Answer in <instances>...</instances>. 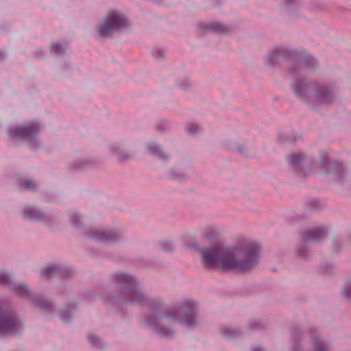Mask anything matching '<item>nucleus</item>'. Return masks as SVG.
I'll list each match as a JSON object with an SVG mask.
<instances>
[{"instance_id":"1","label":"nucleus","mask_w":351,"mask_h":351,"mask_svg":"<svg viewBox=\"0 0 351 351\" xmlns=\"http://www.w3.org/2000/svg\"><path fill=\"white\" fill-rule=\"evenodd\" d=\"M260 251L258 243L244 241L232 247L213 246L200 253L206 268L246 271L257 263Z\"/></svg>"},{"instance_id":"2","label":"nucleus","mask_w":351,"mask_h":351,"mask_svg":"<svg viewBox=\"0 0 351 351\" xmlns=\"http://www.w3.org/2000/svg\"><path fill=\"white\" fill-rule=\"evenodd\" d=\"M127 24V20L123 16L116 11L110 10L108 12L104 22L98 26L97 32L101 36H110L114 31L126 26Z\"/></svg>"},{"instance_id":"3","label":"nucleus","mask_w":351,"mask_h":351,"mask_svg":"<svg viewBox=\"0 0 351 351\" xmlns=\"http://www.w3.org/2000/svg\"><path fill=\"white\" fill-rule=\"evenodd\" d=\"M114 278L117 282L123 283L128 287L132 304H145L147 300L137 287L136 281L134 278L124 274H117Z\"/></svg>"},{"instance_id":"4","label":"nucleus","mask_w":351,"mask_h":351,"mask_svg":"<svg viewBox=\"0 0 351 351\" xmlns=\"http://www.w3.org/2000/svg\"><path fill=\"white\" fill-rule=\"evenodd\" d=\"M169 317H175L182 324L192 326L195 322V304L192 300H186L183 305Z\"/></svg>"},{"instance_id":"5","label":"nucleus","mask_w":351,"mask_h":351,"mask_svg":"<svg viewBox=\"0 0 351 351\" xmlns=\"http://www.w3.org/2000/svg\"><path fill=\"white\" fill-rule=\"evenodd\" d=\"M23 326L15 318L8 316L0 306V334L15 335L21 332Z\"/></svg>"},{"instance_id":"6","label":"nucleus","mask_w":351,"mask_h":351,"mask_svg":"<svg viewBox=\"0 0 351 351\" xmlns=\"http://www.w3.org/2000/svg\"><path fill=\"white\" fill-rule=\"evenodd\" d=\"M39 126L36 123L25 124L20 127H12L9 128L8 133L11 138H24L32 140L39 130Z\"/></svg>"},{"instance_id":"7","label":"nucleus","mask_w":351,"mask_h":351,"mask_svg":"<svg viewBox=\"0 0 351 351\" xmlns=\"http://www.w3.org/2000/svg\"><path fill=\"white\" fill-rule=\"evenodd\" d=\"M316 103L328 104L331 102L332 96L326 88H321L315 93Z\"/></svg>"},{"instance_id":"8","label":"nucleus","mask_w":351,"mask_h":351,"mask_svg":"<svg viewBox=\"0 0 351 351\" xmlns=\"http://www.w3.org/2000/svg\"><path fill=\"white\" fill-rule=\"evenodd\" d=\"M312 84H307L304 82H295L293 85V89L295 94L300 98H304Z\"/></svg>"},{"instance_id":"9","label":"nucleus","mask_w":351,"mask_h":351,"mask_svg":"<svg viewBox=\"0 0 351 351\" xmlns=\"http://www.w3.org/2000/svg\"><path fill=\"white\" fill-rule=\"evenodd\" d=\"M325 231L323 228L319 227L314 230H311L306 232V235L303 238L304 241H319L324 235Z\"/></svg>"},{"instance_id":"10","label":"nucleus","mask_w":351,"mask_h":351,"mask_svg":"<svg viewBox=\"0 0 351 351\" xmlns=\"http://www.w3.org/2000/svg\"><path fill=\"white\" fill-rule=\"evenodd\" d=\"M148 324L150 326H154L156 328V330L158 332L159 335L165 337H170L173 334V330L171 329H165L164 328L161 327L158 324V321L155 319H149L147 320Z\"/></svg>"},{"instance_id":"11","label":"nucleus","mask_w":351,"mask_h":351,"mask_svg":"<svg viewBox=\"0 0 351 351\" xmlns=\"http://www.w3.org/2000/svg\"><path fill=\"white\" fill-rule=\"evenodd\" d=\"M24 217L29 219H40L43 217V213L32 207H27L24 212Z\"/></svg>"},{"instance_id":"12","label":"nucleus","mask_w":351,"mask_h":351,"mask_svg":"<svg viewBox=\"0 0 351 351\" xmlns=\"http://www.w3.org/2000/svg\"><path fill=\"white\" fill-rule=\"evenodd\" d=\"M304 158V154L298 153H293L287 156L288 162L294 167L299 165Z\"/></svg>"},{"instance_id":"13","label":"nucleus","mask_w":351,"mask_h":351,"mask_svg":"<svg viewBox=\"0 0 351 351\" xmlns=\"http://www.w3.org/2000/svg\"><path fill=\"white\" fill-rule=\"evenodd\" d=\"M284 55V51L280 48H276L273 53L268 55L267 59L271 64L274 63V59Z\"/></svg>"},{"instance_id":"14","label":"nucleus","mask_w":351,"mask_h":351,"mask_svg":"<svg viewBox=\"0 0 351 351\" xmlns=\"http://www.w3.org/2000/svg\"><path fill=\"white\" fill-rule=\"evenodd\" d=\"M148 150L154 155H157L158 157L162 158V150L160 147L154 143L148 145Z\"/></svg>"},{"instance_id":"15","label":"nucleus","mask_w":351,"mask_h":351,"mask_svg":"<svg viewBox=\"0 0 351 351\" xmlns=\"http://www.w3.org/2000/svg\"><path fill=\"white\" fill-rule=\"evenodd\" d=\"M314 351H328V346L322 343L318 338L313 339Z\"/></svg>"},{"instance_id":"16","label":"nucleus","mask_w":351,"mask_h":351,"mask_svg":"<svg viewBox=\"0 0 351 351\" xmlns=\"http://www.w3.org/2000/svg\"><path fill=\"white\" fill-rule=\"evenodd\" d=\"M16 292L22 297H25L28 295L29 290L26 286L23 285H18L14 287Z\"/></svg>"},{"instance_id":"17","label":"nucleus","mask_w":351,"mask_h":351,"mask_svg":"<svg viewBox=\"0 0 351 351\" xmlns=\"http://www.w3.org/2000/svg\"><path fill=\"white\" fill-rule=\"evenodd\" d=\"M57 272V269L53 267H48L45 268L41 272V277H51L52 274H56Z\"/></svg>"},{"instance_id":"18","label":"nucleus","mask_w":351,"mask_h":351,"mask_svg":"<svg viewBox=\"0 0 351 351\" xmlns=\"http://www.w3.org/2000/svg\"><path fill=\"white\" fill-rule=\"evenodd\" d=\"M20 185L25 189L32 190L34 189L36 184L32 180H26L21 181Z\"/></svg>"},{"instance_id":"19","label":"nucleus","mask_w":351,"mask_h":351,"mask_svg":"<svg viewBox=\"0 0 351 351\" xmlns=\"http://www.w3.org/2000/svg\"><path fill=\"white\" fill-rule=\"evenodd\" d=\"M343 295L346 297H350L351 295V281L345 284L343 289Z\"/></svg>"},{"instance_id":"20","label":"nucleus","mask_w":351,"mask_h":351,"mask_svg":"<svg viewBox=\"0 0 351 351\" xmlns=\"http://www.w3.org/2000/svg\"><path fill=\"white\" fill-rule=\"evenodd\" d=\"M51 50L52 53H54L56 54H60L63 51L61 45L58 43L53 44L51 47Z\"/></svg>"},{"instance_id":"21","label":"nucleus","mask_w":351,"mask_h":351,"mask_svg":"<svg viewBox=\"0 0 351 351\" xmlns=\"http://www.w3.org/2000/svg\"><path fill=\"white\" fill-rule=\"evenodd\" d=\"M9 283V277L4 273H0V285H8Z\"/></svg>"},{"instance_id":"22","label":"nucleus","mask_w":351,"mask_h":351,"mask_svg":"<svg viewBox=\"0 0 351 351\" xmlns=\"http://www.w3.org/2000/svg\"><path fill=\"white\" fill-rule=\"evenodd\" d=\"M306 64L307 66L313 68L317 64V62L315 59H314L313 58L307 57L306 59Z\"/></svg>"},{"instance_id":"23","label":"nucleus","mask_w":351,"mask_h":351,"mask_svg":"<svg viewBox=\"0 0 351 351\" xmlns=\"http://www.w3.org/2000/svg\"><path fill=\"white\" fill-rule=\"evenodd\" d=\"M237 331L232 328H227L223 331V335L227 337H234Z\"/></svg>"},{"instance_id":"24","label":"nucleus","mask_w":351,"mask_h":351,"mask_svg":"<svg viewBox=\"0 0 351 351\" xmlns=\"http://www.w3.org/2000/svg\"><path fill=\"white\" fill-rule=\"evenodd\" d=\"M61 319L64 322L68 321L71 318V313L69 311H62L60 313Z\"/></svg>"},{"instance_id":"25","label":"nucleus","mask_w":351,"mask_h":351,"mask_svg":"<svg viewBox=\"0 0 351 351\" xmlns=\"http://www.w3.org/2000/svg\"><path fill=\"white\" fill-rule=\"evenodd\" d=\"M88 340L93 346H95L99 341V339L95 335H89Z\"/></svg>"},{"instance_id":"26","label":"nucleus","mask_w":351,"mask_h":351,"mask_svg":"<svg viewBox=\"0 0 351 351\" xmlns=\"http://www.w3.org/2000/svg\"><path fill=\"white\" fill-rule=\"evenodd\" d=\"M189 127H190L189 125H187V127H186V129L189 132L195 133L196 132H197L199 130V127L195 124H191V127L194 128V130L191 129Z\"/></svg>"},{"instance_id":"27","label":"nucleus","mask_w":351,"mask_h":351,"mask_svg":"<svg viewBox=\"0 0 351 351\" xmlns=\"http://www.w3.org/2000/svg\"><path fill=\"white\" fill-rule=\"evenodd\" d=\"M326 165V162L325 161H322V163H321V167L323 170L325 169V165Z\"/></svg>"},{"instance_id":"28","label":"nucleus","mask_w":351,"mask_h":351,"mask_svg":"<svg viewBox=\"0 0 351 351\" xmlns=\"http://www.w3.org/2000/svg\"><path fill=\"white\" fill-rule=\"evenodd\" d=\"M289 4L291 3L294 0H285Z\"/></svg>"},{"instance_id":"29","label":"nucleus","mask_w":351,"mask_h":351,"mask_svg":"<svg viewBox=\"0 0 351 351\" xmlns=\"http://www.w3.org/2000/svg\"><path fill=\"white\" fill-rule=\"evenodd\" d=\"M164 250H171L172 247H171V246H170L169 248H168V249L164 248Z\"/></svg>"},{"instance_id":"30","label":"nucleus","mask_w":351,"mask_h":351,"mask_svg":"<svg viewBox=\"0 0 351 351\" xmlns=\"http://www.w3.org/2000/svg\"><path fill=\"white\" fill-rule=\"evenodd\" d=\"M299 254H300L301 256H304H304L302 254L301 251H299Z\"/></svg>"},{"instance_id":"31","label":"nucleus","mask_w":351,"mask_h":351,"mask_svg":"<svg viewBox=\"0 0 351 351\" xmlns=\"http://www.w3.org/2000/svg\"><path fill=\"white\" fill-rule=\"evenodd\" d=\"M252 351H256L255 350H253Z\"/></svg>"}]
</instances>
